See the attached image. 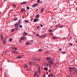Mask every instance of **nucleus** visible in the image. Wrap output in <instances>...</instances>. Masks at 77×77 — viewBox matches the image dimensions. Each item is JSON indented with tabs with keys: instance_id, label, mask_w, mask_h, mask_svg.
<instances>
[{
	"instance_id": "f257e3e1",
	"label": "nucleus",
	"mask_w": 77,
	"mask_h": 77,
	"mask_svg": "<svg viewBox=\"0 0 77 77\" xmlns=\"http://www.w3.org/2000/svg\"><path fill=\"white\" fill-rule=\"evenodd\" d=\"M69 70H70V72H71L73 70H74L76 74H77V69L75 67H74L73 68V67H69Z\"/></svg>"
},
{
	"instance_id": "f03ea898",
	"label": "nucleus",
	"mask_w": 77,
	"mask_h": 77,
	"mask_svg": "<svg viewBox=\"0 0 77 77\" xmlns=\"http://www.w3.org/2000/svg\"><path fill=\"white\" fill-rule=\"evenodd\" d=\"M38 60V58L36 57H34L32 58V61L33 60V61H34L33 62V65H34V64H35V62L36 61H37V60Z\"/></svg>"
},
{
	"instance_id": "7ed1b4c3",
	"label": "nucleus",
	"mask_w": 77,
	"mask_h": 77,
	"mask_svg": "<svg viewBox=\"0 0 77 77\" xmlns=\"http://www.w3.org/2000/svg\"><path fill=\"white\" fill-rule=\"evenodd\" d=\"M27 38V37L25 36H23L22 37L20 38V39L22 40V41H24Z\"/></svg>"
},
{
	"instance_id": "20e7f679",
	"label": "nucleus",
	"mask_w": 77,
	"mask_h": 77,
	"mask_svg": "<svg viewBox=\"0 0 77 77\" xmlns=\"http://www.w3.org/2000/svg\"><path fill=\"white\" fill-rule=\"evenodd\" d=\"M38 72L39 74H41V67L39 66L38 68Z\"/></svg>"
},
{
	"instance_id": "39448f33",
	"label": "nucleus",
	"mask_w": 77,
	"mask_h": 77,
	"mask_svg": "<svg viewBox=\"0 0 77 77\" xmlns=\"http://www.w3.org/2000/svg\"><path fill=\"white\" fill-rule=\"evenodd\" d=\"M19 25H20V20H19L18 21L17 23H15L14 24V26H19Z\"/></svg>"
},
{
	"instance_id": "423d86ee",
	"label": "nucleus",
	"mask_w": 77,
	"mask_h": 77,
	"mask_svg": "<svg viewBox=\"0 0 77 77\" xmlns=\"http://www.w3.org/2000/svg\"><path fill=\"white\" fill-rule=\"evenodd\" d=\"M38 4L37 3H35L34 5H32V7H36V6H38Z\"/></svg>"
},
{
	"instance_id": "0eeeda50",
	"label": "nucleus",
	"mask_w": 77,
	"mask_h": 77,
	"mask_svg": "<svg viewBox=\"0 0 77 77\" xmlns=\"http://www.w3.org/2000/svg\"><path fill=\"white\" fill-rule=\"evenodd\" d=\"M24 68H28V66L26 64H25L24 65Z\"/></svg>"
},
{
	"instance_id": "6e6552de",
	"label": "nucleus",
	"mask_w": 77,
	"mask_h": 77,
	"mask_svg": "<svg viewBox=\"0 0 77 77\" xmlns=\"http://www.w3.org/2000/svg\"><path fill=\"white\" fill-rule=\"evenodd\" d=\"M27 3V2H23L21 3V5H26Z\"/></svg>"
},
{
	"instance_id": "1a4fd4ad",
	"label": "nucleus",
	"mask_w": 77,
	"mask_h": 77,
	"mask_svg": "<svg viewBox=\"0 0 77 77\" xmlns=\"http://www.w3.org/2000/svg\"><path fill=\"white\" fill-rule=\"evenodd\" d=\"M48 62H49V63H50L52 65H53V64H54V63L53 62V61H52L51 60L49 61Z\"/></svg>"
},
{
	"instance_id": "9d476101",
	"label": "nucleus",
	"mask_w": 77,
	"mask_h": 77,
	"mask_svg": "<svg viewBox=\"0 0 77 77\" xmlns=\"http://www.w3.org/2000/svg\"><path fill=\"white\" fill-rule=\"evenodd\" d=\"M28 34L27 33V32H24L23 34V35H24V36H27V35Z\"/></svg>"
},
{
	"instance_id": "9b49d317",
	"label": "nucleus",
	"mask_w": 77,
	"mask_h": 77,
	"mask_svg": "<svg viewBox=\"0 0 77 77\" xmlns=\"http://www.w3.org/2000/svg\"><path fill=\"white\" fill-rule=\"evenodd\" d=\"M12 52L14 54H18V53H17V52L15 51H12Z\"/></svg>"
},
{
	"instance_id": "f8f14e48",
	"label": "nucleus",
	"mask_w": 77,
	"mask_h": 77,
	"mask_svg": "<svg viewBox=\"0 0 77 77\" xmlns=\"http://www.w3.org/2000/svg\"><path fill=\"white\" fill-rule=\"evenodd\" d=\"M47 36V34H45L44 35H43L42 36H41V38H45V37L46 36Z\"/></svg>"
},
{
	"instance_id": "ddd939ff",
	"label": "nucleus",
	"mask_w": 77,
	"mask_h": 77,
	"mask_svg": "<svg viewBox=\"0 0 77 77\" xmlns=\"http://www.w3.org/2000/svg\"><path fill=\"white\" fill-rule=\"evenodd\" d=\"M15 28L16 30H19V28H18V26H16L15 27Z\"/></svg>"
},
{
	"instance_id": "4468645a",
	"label": "nucleus",
	"mask_w": 77,
	"mask_h": 77,
	"mask_svg": "<svg viewBox=\"0 0 77 77\" xmlns=\"http://www.w3.org/2000/svg\"><path fill=\"white\" fill-rule=\"evenodd\" d=\"M35 74H34V77H35L36 75L38 74V72H35Z\"/></svg>"
},
{
	"instance_id": "2eb2a0df",
	"label": "nucleus",
	"mask_w": 77,
	"mask_h": 77,
	"mask_svg": "<svg viewBox=\"0 0 77 77\" xmlns=\"http://www.w3.org/2000/svg\"><path fill=\"white\" fill-rule=\"evenodd\" d=\"M30 44V43H29V41H28L27 42H26V45H29Z\"/></svg>"
},
{
	"instance_id": "dca6fc26",
	"label": "nucleus",
	"mask_w": 77,
	"mask_h": 77,
	"mask_svg": "<svg viewBox=\"0 0 77 77\" xmlns=\"http://www.w3.org/2000/svg\"><path fill=\"white\" fill-rule=\"evenodd\" d=\"M51 58L50 57H48L46 59V60H51Z\"/></svg>"
},
{
	"instance_id": "f3484780",
	"label": "nucleus",
	"mask_w": 77,
	"mask_h": 77,
	"mask_svg": "<svg viewBox=\"0 0 77 77\" xmlns=\"http://www.w3.org/2000/svg\"><path fill=\"white\" fill-rule=\"evenodd\" d=\"M6 42V39H5L4 40L3 42V43L4 45L5 44V42Z\"/></svg>"
},
{
	"instance_id": "a211bd4d",
	"label": "nucleus",
	"mask_w": 77,
	"mask_h": 77,
	"mask_svg": "<svg viewBox=\"0 0 77 77\" xmlns=\"http://www.w3.org/2000/svg\"><path fill=\"white\" fill-rule=\"evenodd\" d=\"M37 21H38V19L36 18L35 19L33 20L34 22H36Z\"/></svg>"
},
{
	"instance_id": "6ab92c4d",
	"label": "nucleus",
	"mask_w": 77,
	"mask_h": 77,
	"mask_svg": "<svg viewBox=\"0 0 77 77\" xmlns=\"http://www.w3.org/2000/svg\"><path fill=\"white\" fill-rule=\"evenodd\" d=\"M29 65H30V66H32V62L31 61L29 62Z\"/></svg>"
},
{
	"instance_id": "aec40b11",
	"label": "nucleus",
	"mask_w": 77,
	"mask_h": 77,
	"mask_svg": "<svg viewBox=\"0 0 77 77\" xmlns=\"http://www.w3.org/2000/svg\"><path fill=\"white\" fill-rule=\"evenodd\" d=\"M25 11V9H24V8H22V9L21 10V12H23V11Z\"/></svg>"
},
{
	"instance_id": "412c9836",
	"label": "nucleus",
	"mask_w": 77,
	"mask_h": 77,
	"mask_svg": "<svg viewBox=\"0 0 77 77\" xmlns=\"http://www.w3.org/2000/svg\"><path fill=\"white\" fill-rule=\"evenodd\" d=\"M52 38L53 39H57V37H52Z\"/></svg>"
},
{
	"instance_id": "4be33fe9",
	"label": "nucleus",
	"mask_w": 77,
	"mask_h": 77,
	"mask_svg": "<svg viewBox=\"0 0 77 77\" xmlns=\"http://www.w3.org/2000/svg\"><path fill=\"white\" fill-rule=\"evenodd\" d=\"M14 47H15L14 46L11 47H10V49H11V50H12V49H14Z\"/></svg>"
},
{
	"instance_id": "5701e85b",
	"label": "nucleus",
	"mask_w": 77,
	"mask_h": 77,
	"mask_svg": "<svg viewBox=\"0 0 77 77\" xmlns=\"http://www.w3.org/2000/svg\"><path fill=\"white\" fill-rule=\"evenodd\" d=\"M39 14H37L36 15V18H39Z\"/></svg>"
},
{
	"instance_id": "b1692460",
	"label": "nucleus",
	"mask_w": 77,
	"mask_h": 77,
	"mask_svg": "<svg viewBox=\"0 0 77 77\" xmlns=\"http://www.w3.org/2000/svg\"><path fill=\"white\" fill-rule=\"evenodd\" d=\"M68 44H69V45H70L71 46H72V45H73L72 44V43H68Z\"/></svg>"
},
{
	"instance_id": "393cba45",
	"label": "nucleus",
	"mask_w": 77,
	"mask_h": 77,
	"mask_svg": "<svg viewBox=\"0 0 77 77\" xmlns=\"http://www.w3.org/2000/svg\"><path fill=\"white\" fill-rule=\"evenodd\" d=\"M23 55H20V59L21 58H23Z\"/></svg>"
},
{
	"instance_id": "a878e982",
	"label": "nucleus",
	"mask_w": 77,
	"mask_h": 77,
	"mask_svg": "<svg viewBox=\"0 0 77 77\" xmlns=\"http://www.w3.org/2000/svg\"><path fill=\"white\" fill-rule=\"evenodd\" d=\"M45 70V69H46V71H47L48 70V69L46 68V67H45L44 69Z\"/></svg>"
},
{
	"instance_id": "bb28decb",
	"label": "nucleus",
	"mask_w": 77,
	"mask_h": 77,
	"mask_svg": "<svg viewBox=\"0 0 77 77\" xmlns=\"http://www.w3.org/2000/svg\"><path fill=\"white\" fill-rule=\"evenodd\" d=\"M25 23H30V22H29L28 21V20H27L25 21Z\"/></svg>"
},
{
	"instance_id": "cd10ccee",
	"label": "nucleus",
	"mask_w": 77,
	"mask_h": 77,
	"mask_svg": "<svg viewBox=\"0 0 77 77\" xmlns=\"http://www.w3.org/2000/svg\"><path fill=\"white\" fill-rule=\"evenodd\" d=\"M14 50H17V48H16L15 47H14Z\"/></svg>"
},
{
	"instance_id": "c85d7f7f",
	"label": "nucleus",
	"mask_w": 77,
	"mask_h": 77,
	"mask_svg": "<svg viewBox=\"0 0 77 77\" xmlns=\"http://www.w3.org/2000/svg\"><path fill=\"white\" fill-rule=\"evenodd\" d=\"M4 77H7V76L6 75V73H4Z\"/></svg>"
},
{
	"instance_id": "c756f323",
	"label": "nucleus",
	"mask_w": 77,
	"mask_h": 77,
	"mask_svg": "<svg viewBox=\"0 0 77 77\" xmlns=\"http://www.w3.org/2000/svg\"><path fill=\"white\" fill-rule=\"evenodd\" d=\"M12 39L11 38L9 39V41L10 42H11V41H12Z\"/></svg>"
},
{
	"instance_id": "7c9ffc66",
	"label": "nucleus",
	"mask_w": 77,
	"mask_h": 77,
	"mask_svg": "<svg viewBox=\"0 0 77 77\" xmlns=\"http://www.w3.org/2000/svg\"><path fill=\"white\" fill-rule=\"evenodd\" d=\"M27 9H28V10L30 9V8H29V7H26Z\"/></svg>"
},
{
	"instance_id": "2f4dec72",
	"label": "nucleus",
	"mask_w": 77,
	"mask_h": 77,
	"mask_svg": "<svg viewBox=\"0 0 77 77\" xmlns=\"http://www.w3.org/2000/svg\"><path fill=\"white\" fill-rule=\"evenodd\" d=\"M44 11V8H42V12H43Z\"/></svg>"
},
{
	"instance_id": "473e14b6",
	"label": "nucleus",
	"mask_w": 77,
	"mask_h": 77,
	"mask_svg": "<svg viewBox=\"0 0 77 77\" xmlns=\"http://www.w3.org/2000/svg\"><path fill=\"white\" fill-rule=\"evenodd\" d=\"M51 77H53V73H51Z\"/></svg>"
},
{
	"instance_id": "72a5a7b5",
	"label": "nucleus",
	"mask_w": 77,
	"mask_h": 77,
	"mask_svg": "<svg viewBox=\"0 0 77 77\" xmlns=\"http://www.w3.org/2000/svg\"><path fill=\"white\" fill-rule=\"evenodd\" d=\"M51 59V60H52V61H54V58H52Z\"/></svg>"
},
{
	"instance_id": "f704fd0d",
	"label": "nucleus",
	"mask_w": 77,
	"mask_h": 77,
	"mask_svg": "<svg viewBox=\"0 0 77 77\" xmlns=\"http://www.w3.org/2000/svg\"><path fill=\"white\" fill-rule=\"evenodd\" d=\"M13 6L15 8H16V5H15V4H13Z\"/></svg>"
},
{
	"instance_id": "c9c22d12",
	"label": "nucleus",
	"mask_w": 77,
	"mask_h": 77,
	"mask_svg": "<svg viewBox=\"0 0 77 77\" xmlns=\"http://www.w3.org/2000/svg\"><path fill=\"white\" fill-rule=\"evenodd\" d=\"M18 20L17 18H15L14 19V21H16V20Z\"/></svg>"
},
{
	"instance_id": "e433bc0d",
	"label": "nucleus",
	"mask_w": 77,
	"mask_h": 77,
	"mask_svg": "<svg viewBox=\"0 0 77 77\" xmlns=\"http://www.w3.org/2000/svg\"><path fill=\"white\" fill-rule=\"evenodd\" d=\"M48 66H49V64H48V63H47V67H48Z\"/></svg>"
},
{
	"instance_id": "4c0bfd02",
	"label": "nucleus",
	"mask_w": 77,
	"mask_h": 77,
	"mask_svg": "<svg viewBox=\"0 0 77 77\" xmlns=\"http://www.w3.org/2000/svg\"><path fill=\"white\" fill-rule=\"evenodd\" d=\"M15 31V29H13L11 30V32H14Z\"/></svg>"
},
{
	"instance_id": "58836bf2",
	"label": "nucleus",
	"mask_w": 77,
	"mask_h": 77,
	"mask_svg": "<svg viewBox=\"0 0 77 77\" xmlns=\"http://www.w3.org/2000/svg\"><path fill=\"white\" fill-rule=\"evenodd\" d=\"M37 2L38 3H39V2H40V0H38L37 1Z\"/></svg>"
},
{
	"instance_id": "ea45409f",
	"label": "nucleus",
	"mask_w": 77,
	"mask_h": 77,
	"mask_svg": "<svg viewBox=\"0 0 77 77\" xmlns=\"http://www.w3.org/2000/svg\"><path fill=\"white\" fill-rule=\"evenodd\" d=\"M62 53L63 54H65L66 52L65 51H63V52H62Z\"/></svg>"
},
{
	"instance_id": "a19ab883",
	"label": "nucleus",
	"mask_w": 77,
	"mask_h": 77,
	"mask_svg": "<svg viewBox=\"0 0 77 77\" xmlns=\"http://www.w3.org/2000/svg\"><path fill=\"white\" fill-rule=\"evenodd\" d=\"M1 38H3V35H2V34H1Z\"/></svg>"
},
{
	"instance_id": "79ce46f5",
	"label": "nucleus",
	"mask_w": 77,
	"mask_h": 77,
	"mask_svg": "<svg viewBox=\"0 0 77 77\" xmlns=\"http://www.w3.org/2000/svg\"><path fill=\"white\" fill-rule=\"evenodd\" d=\"M20 28H22V27H23V26H22L21 25H20Z\"/></svg>"
},
{
	"instance_id": "37998d69",
	"label": "nucleus",
	"mask_w": 77,
	"mask_h": 77,
	"mask_svg": "<svg viewBox=\"0 0 77 77\" xmlns=\"http://www.w3.org/2000/svg\"><path fill=\"white\" fill-rule=\"evenodd\" d=\"M39 51H42V49H40L39 50Z\"/></svg>"
},
{
	"instance_id": "c03bdc74",
	"label": "nucleus",
	"mask_w": 77,
	"mask_h": 77,
	"mask_svg": "<svg viewBox=\"0 0 77 77\" xmlns=\"http://www.w3.org/2000/svg\"><path fill=\"white\" fill-rule=\"evenodd\" d=\"M70 39H71V40H72V37H70Z\"/></svg>"
},
{
	"instance_id": "a18cd8bd",
	"label": "nucleus",
	"mask_w": 77,
	"mask_h": 77,
	"mask_svg": "<svg viewBox=\"0 0 77 77\" xmlns=\"http://www.w3.org/2000/svg\"><path fill=\"white\" fill-rule=\"evenodd\" d=\"M49 35H53V33H51L49 34Z\"/></svg>"
},
{
	"instance_id": "49530a36",
	"label": "nucleus",
	"mask_w": 77,
	"mask_h": 77,
	"mask_svg": "<svg viewBox=\"0 0 77 77\" xmlns=\"http://www.w3.org/2000/svg\"><path fill=\"white\" fill-rule=\"evenodd\" d=\"M51 76V75H50V74H49L48 75V77H50Z\"/></svg>"
},
{
	"instance_id": "de8ad7c7",
	"label": "nucleus",
	"mask_w": 77,
	"mask_h": 77,
	"mask_svg": "<svg viewBox=\"0 0 77 77\" xmlns=\"http://www.w3.org/2000/svg\"><path fill=\"white\" fill-rule=\"evenodd\" d=\"M59 26H60V25H57L56 26V27H59Z\"/></svg>"
},
{
	"instance_id": "09e8293b",
	"label": "nucleus",
	"mask_w": 77,
	"mask_h": 77,
	"mask_svg": "<svg viewBox=\"0 0 77 77\" xmlns=\"http://www.w3.org/2000/svg\"><path fill=\"white\" fill-rule=\"evenodd\" d=\"M26 71H30V69H26Z\"/></svg>"
},
{
	"instance_id": "8fccbe9b",
	"label": "nucleus",
	"mask_w": 77,
	"mask_h": 77,
	"mask_svg": "<svg viewBox=\"0 0 77 77\" xmlns=\"http://www.w3.org/2000/svg\"><path fill=\"white\" fill-rule=\"evenodd\" d=\"M1 41H3V38H1Z\"/></svg>"
},
{
	"instance_id": "3c124183",
	"label": "nucleus",
	"mask_w": 77,
	"mask_h": 77,
	"mask_svg": "<svg viewBox=\"0 0 77 77\" xmlns=\"http://www.w3.org/2000/svg\"><path fill=\"white\" fill-rule=\"evenodd\" d=\"M44 65H45V66H46V65H47V63H45Z\"/></svg>"
},
{
	"instance_id": "603ef678",
	"label": "nucleus",
	"mask_w": 77,
	"mask_h": 77,
	"mask_svg": "<svg viewBox=\"0 0 77 77\" xmlns=\"http://www.w3.org/2000/svg\"><path fill=\"white\" fill-rule=\"evenodd\" d=\"M17 59H20V57L19 56L17 57Z\"/></svg>"
},
{
	"instance_id": "864d4df0",
	"label": "nucleus",
	"mask_w": 77,
	"mask_h": 77,
	"mask_svg": "<svg viewBox=\"0 0 77 77\" xmlns=\"http://www.w3.org/2000/svg\"><path fill=\"white\" fill-rule=\"evenodd\" d=\"M63 27V26H60V28H62V27Z\"/></svg>"
},
{
	"instance_id": "5fc2aeb1",
	"label": "nucleus",
	"mask_w": 77,
	"mask_h": 77,
	"mask_svg": "<svg viewBox=\"0 0 77 77\" xmlns=\"http://www.w3.org/2000/svg\"><path fill=\"white\" fill-rule=\"evenodd\" d=\"M39 28H40L39 26H38L37 27V29H39Z\"/></svg>"
},
{
	"instance_id": "6e6d98bb",
	"label": "nucleus",
	"mask_w": 77,
	"mask_h": 77,
	"mask_svg": "<svg viewBox=\"0 0 77 77\" xmlns=\"http://www.w3.org/2000/svg\"><path fill=\"white\" fill-rule=\"evenodd\" d=\"M4 54H6L7 53V52H4Z\"/></svg>"
},
{
	"instance_id": "4d7b16f0",
	"label": "nucleus",
	"mask_w": 77,
	"mask_h": 77,
	"mask_svg": "<svg viewBox=\"0 0 77 77\" xmlns=\"http://www.w3.org/2000/svg\"><path fill=\"white\" fill-rule=\"evenodd\" d=\"M40 26H41V27H43V25H42V24H41L40 25Z\"/></svg>"
},
{
	"instance_id": "13d9d810",
	"label": "nucleus",
	"mask_w": 77,
	"mask_h": 77,
	"mask_svg": "<svg viewBox=\"0 0 77 77\" xmlns=\"http://www.w3.org/2000/svg\"><path fill=\"white\" fill-rule=\"evenodd\" d=\"M39 35H38V34H37V35H36V36H38V37H39Z\"/></svg>"
},
{
	"instance_id": "bf43d9fd",
	"label": "nucleus",
	"mask_w": 77,
	"mask_h": 77,
	"mask_svg": "<svg viewBox=\"0 0 77 77\" xmlns=\"http://www.w3.org/2000/svg\"><path fill=\"white\" fill-rule=\"evenodd\" d=\"M53 26H51L50 27V28H53Z\"/></svg>"
},
{
	"instance_id": "052dcab7",
	"label": "nucleus",
	"mask_w": 77,
	"mask_h": 77,
	"mask_svg": "<svg viewBox=\"0 0 77 77\" xmlns=\"http://www.w3.org/2000/svg\"><path fill=\"white\" fill-rule=\"evenodd\" d=\"M33 18H32V19H31V21H33Z\"/></svg>"
},
{
	"instance_id": "680f3d73",
	"label": "nucleus",
	"mask_w": 77,
	"mask_h": 77,
	"mask_svg": "<svg viewBox=\"0 0 77 77\" xmlns=\"http://www.w3.org/2000/svg\"><path fill=\"white\" fill-rule=\"evenodd\" d=\"M49 67L50 68V67H51V64H50V65H49Z\"/></svg>"
},
{
	"instance_id": "e2e57ef3",
	"label": "nucleus",
	"mask_w": 77,
	"mask_h": 77,
	"mask_svg": "<svg viewBox=\"0 0 77 77\" xmlns=\"http://www.w3.org/2000/svg\"><path fill=\"white\" fill-rule=\"evenodd\" d=\"M48 72H50V69L49 70Z\"/></svg>"
},
{
	"instance_id": "0e129e2a",
	"label": "nucleus",
	"mask_w": 77,
	"mask_h": 77,
	"mask_svg": "<svg viewBox=\"0 0 77 77\" xmlns=\"http://www.w3.org/2000/svg\"><path fill=\"white\" fill-rule=\"evenodd\" d=\"M51 31H52V30H49L50 32H51Z\"/></svg>"
},
{
	"instance_id": "69168bd1",
	"label": "nucleus",
	"mask_w": 77,
	"mask_h": 77,
	"mask_svg": "<svg viewBox=\"0 0 77 77\" xmlns=\"http://www.w3.org/2000/svg\"><path fill=\"white\" fill-rule=\"evenodd\" d=\"M46 74H48V72H46Z\"/></svg>"
},
{
	"instance_id": "338daca9",
	"label": "nucleus",
	"mask_w": 77,
	"mask_h": 77,
	"mask_svg": "<svg viewBox=\"0 0 77 77\" xmlns=\"http://www.w3.org/2000/svg\"><path fill=\"white\" fill-rule=\"evenodd\" d=\"M63 39H66V38L64 37V38H63Z\"/></svg>"
},
{
	"instance_id": "774afa93",
	"label": "nucleus",
	"mask_w": 77,
	"mask_h": 77,
	"mask_svg": "<svg viewBox=\"0 0 77 77\" xmlns=\"http://www.w3.org/2000/svg\"><path fill=\"white\" fill-rule=\"evenodd\" d=\"M75 42L77 43V40H76L75 41Z\"/></svg>"
}]
</instances>
